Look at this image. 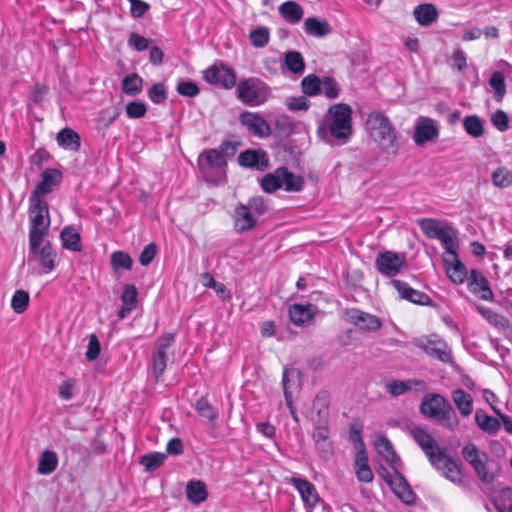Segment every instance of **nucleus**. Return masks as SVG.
<instances>
[{
	"mask_svg": "<svg viewBox=\"0 0 512 512\" xmlns=\"http://www.w3.org/2000/svg\"><path fill=\"white\" fill-rule=\"evenodd\" d=\"M29 219L30 230L29 240L33 243L37 240H44L50 227V215L48 204L36 195L29 197Z\"/></svg>",
	"mask_w": 512,
	"mask_h": 512,
	"instance_id": "20e7f679",
	"label": "nucleus"
},
{
	"mask_svg": "<svg viewBox=\"0 0 512 512\" xmlns=\"http://www.w3.org/2000/svg\"><path fill=\"white\" fill-rule=\"evenodd\" d=\"M238 161L241 166L255 168L260 171L268 167L266 153L262 150H246L240 153Z\"/></svg>",
	"mask_w": 512,
	"mask_h": 512,
	"instance_id": "4be33fe9",
	"label": "nucleus"
},
{
	"mask_svg": "<svg viewBox=\"0 0 512 512\" xmlns=\"http://www.w3.org/2000/svg\"><path fill=\"white\" fill-rule=\"evenodd\" d=\"M240 122L258 137L265 138L271 134L270 125L257 113L243 112L240 115Z\"/></svg>",
	"mask_w": 512,
	"mask_h": 512,
	"instance_id": "f3484780",
	"label": "nucleus"
},
{
	"mask_svg": "<svg viewBox=\"0 0 512 512\" xmlns=\"http://www.w3.org/2000/svg\"><path fill=\"white\" fill-rule=\"evenodd\" d=\"M234 229L238 233L252 230L257 224V217L244 205L239 204L233 214Z\"/></svg>",
	"mask_w": 512,
	"mask_h": 512,
	"instance_id": "6ab92c4d",
	"label": "nucleus"
},
{
	"mask_svg": "<svg viewBox=\"0 0 512 512\" xmlns=\"http://www.w3.org/2000/svg\"><path fill=\"white\" fill-rule=\"evenodd\" d=\"M195 408L200 416L209 421H214L218 416L215 408L205 398L198 399Z\"/></svg>",
	"mask_w": 512,
	"mask_h": 512,
	"instance_id": "13d9d810",
	"label": "nucleus"
},
{
	"mask_svg": "<svg viewBox=\"0 0 512 512\" xmlns=\"http://www.w3.org/2000/svg\"><path fill=\"white\" fill-rule=\"evenodd\" d=\"M492 183L498 188H507L512 184V172L504 166L492 172Z\"/></svg>",
	"mask_w": 512,
	"mask_h": 512,
	"instance_id": "603ef678",
	"label": "nucleus"
},
{
	"mask_svg": "<svg viewBox=\"0 0 512 512\" xmlns=\"http://www.w3.org/2000/svg\"><path fill=\"white\" fill-rule=\"evenodd\" d=\"M467 280L468 287L473 294L478 295L482 300L489 301L493 299V291L489 286L487 278L481 272L472 269Z\"/></svg>",
	"mask_w": 512,
	"mask_h": 512,
	"instance_id": "a211bd4d",
	"label": "nucleus"
},
{
	"mask_svg": "<svg viewBox=\"0 0 512 512\" xmlns=\"http://www.w3.org/2000/svg\"><path fill=\"white\" fill-rule=\"evenodd\" d=\"M345 319L348 323L357 326L360 330L369 332L379 330L382 325L381 320L377 316L356 308L347 309L345 311Z\"/></svg>",
	"mask_w": 512,
	"mask_h": 512,
	"instance_id": "f8f14e48",
	"label": "nucleus"
},
{
	"mask_svg": "<svg viewBox=\"0 0 512 512\" xmlns=\"http://www.w3.org/2000/svg\"><path fill=\"white\" fill-rule=\"evenodd\" d=\"M166 455L164 453H150L141 457L140 464H142L147 471L152 472L159 468L165 461Z\"/></svg>",
	"mask_w": 512,
	"mask_h": 512,
	"instance_id": "5fc2aeb1",
	"label": "nucleus"
},
{
	"mask_svg": "<svg viewBox=\"0 0 512 512\" xmlns=\"http://www.w3.org/2000/svg\"><path fill=\"white\" fill-rule=\"evenodd\" d=\"M29 294L25 290H17L11 299V307L14 312L20 314L23 313L29 304Z\"/></svg>",
	"mask_w": 512,
	"mask_h": 512,
	"instance_id": "4d7b16f0",
	"label": "nucleus"
},
{
	"mask_svg": "<svg viewBox=\"0 0 512 512\" xmlns=\"http://www.w3.org/2000/svg\"><path fill=\"white\" fill-rule=\"evenodd\" d=\"M420 228L422 232L428 238L437 239L440 234L446 229L447 224L442 223L436 219L424 218L419 221Z\"/></svg>",
	"mask_w": 512,
	"mask_h": 512,
	"instance_id": "c03bdc74",
	"label": "nucleus"
},
{
	"mask_svg": "<svg viewBox=\"0 0 512 512\" xmlns=\"http://www.w3.org/2000/svg\"><path fill=\"white\" fill-rule=\"evenodd\" d=\"M204 79L210 84H221L225 89H230L236 84L235 71L223 64L209 67L204 72Z\"/></svg>",
	"mask_w": 512,
	"mask_h": 512,
	"instance_id": "ddd939ff",
	"label": "nucleus"
},
{
	"mask_svg": "<svg viewBox=\"0 0 512 512\" xmlns=\"http://www.w3.org/2000/svg\"><path fill=\"white\" fill-rule=\"evenodd\" d=\"M321 81L315 74H309L301 81V87L304 95L313 97L322 92Z\"/></svg>",
	"mask_w": 512,
	"mask_h": 512,
	"instance_id": "de8ad7c7",
	"label": "nucleus"
},
{
	"mask_svg": "<svg viewBox=\"0 0 512 512\" xmlns=\"http://www.w3.org/2000/svg\"><path fill=\"white\" fill-rule=\"evenodd\" d=\"M147 108L143 102L133 101L127 104L126 114L131 119L141 118L146 114Z\"/></svg>",
	"mask_w": 512,
	"mask_h": 512,
	"instance_id": "69168bd1",
	"label": "nucleus"
},
{
	"mask_svg": "<svg viewBox=\"0 0 512 512\" xmlns=\"http://www.w3.org/2000/svg\"><path fill=\"white\" fill-rule=\"evenodd\" d=\"M377 452L386 460L387 463H393L394 466L401 467L400 458L395 453L391 442L385 436H379L375 441Z\"/></svg>",
	"mask_w": 512,
	"mask_h": 512,
	"instance_id": "7c9ffc66",
	"label": "nucleus"
},
{
	"mask_svg": "<svg viewBox=\"0 0 512 512\" xmlns=\"http://www.w3.org/2000/svg\"><path fill=\"white\" fill-rule=\"evenodd\" d=\"M304 29L307 34L315 37H323L331 32L327 21H321L315 17H309L304 21Z\"/></svg>",
	"mask_w": 512,
	"mask_h": 512,
	"instance_id": "ea45409f",
	"label": "nucleus"
},
{
	"mask_svg": "<svg viewBox=\"0 0 512 512\" xmlns=\"http://www.w3.org/2000/svg\"><path fill=\"white\" fill-rule=\"evenodd\" d=\"M175 341L174 334L165 333L161 337H159L155 344L154 352H161L168 354L170 353V349Z\"/></svg>",
	"mask_w": 512,
	"mask_h": 512,
	"instance_id": "680f3d73",
	"label": "nucleus"
},
{
	"mask_svg": "<svg viewBox=\"0 0 512 512\" xmlns=\"http://www.w3.org/2000/svg\"><path fill=\"white\" fill-rule=\"evenodd\" d=\"M391 284L398 291V293L403 299L421 305H426L430 301L428 295H426L423 292L414 290L406 282L395 279L391 281Z\"/></svg>",
	"mask_w": 512,
	"mask_h": 512,
	"instance_id": "b1692460",
	"label": "nucleus"
},
{
	"mask_svg": "<svg viewBox=\"0 0 512 512\" xmlns=\"http://www.w3.org/2000/svg\"><path fill=\"white\" fill-rule=\"evenodd\" d=\"M143 80L136 74L127 75L122 81V90L125 94L136 96L142 91Z\"/></svg>",
	"mask_w": 512,
	"mask_h": 512,
	"instance_id": "49530a36",
	"label": "nucleus"
},
{
	"mask_svg": "<svg viewBox=\"0 0 512 512\" xmlns=\"http://www.w3.org/2000/svg\"><path fill=\"white\" fill-rule=\"evenodd\" d=\"M285 66L294 74H302L305 69L304 59L300 52L288 51L284 58Z\"/></svg>",
	"mask_w": 512,
	"mask_h": 512,
	"instance_id": "a18cd8bd",
	"label": "nucleus"
},
{
	"mask_svg": "<svg viewBox=\"0 0 512 512\" xmlns=\"http://www.w3.org/2000/svg\"><path fill=\"white\" fill-rule=\"evenodd\" d=\"M148 96L150 100L156 104L164 102L167 98L164 84L157 83L152 85V87L148 91Z\"/></svg>",
	"mask_w": 512,
	"mask_h": 512,
	"instance_id": "338daca9",
	"label": "nucleus"
},
{
	"mask_svg": "<svg viewBox=\"0 0 512 512\" xmlns=\"http://www.w3.org/2000/svg\"><path fill=\"white\" fill-rule=\"evenodd\" d=\"M282 386L285 399H293V395L301 388V373L296 368H285L282 375Z\"/></svg>",
	"mask_w": 512,
	"mask_h": 512,
	"instance_id": "412c9836",
	"label": "nucleus"
},
{
	"mask_svg": "<svg viewBox=\"0 0 512 512\" xmlns=\"http://www.w3.org/2000/svg\"><path fill=\"white\" fill-rule=\"evenodd\" d=\"M416 346L422 349L427 355L443 363H449L452 360V351L448 344L441 338L433 336L426 339H419Z\"/></svg>",
	"mask_w": 512,
	"mask_h": 512,
	"instance_id": "1a4fd4ad",
	"label": "nucleus"
},
{
	"mask_svg": "<svg viewBox=\"0 0 512 512\" xmlns=\"http://www.w3.org/2000/svg\"><path fill=\"white\" fill-rule=\"evenodd\" d=\"M475 421L478 427L488 434H496L501 426L498 419L489 416L483 410L476 411Z\"/></svg>",
	"mask_w": 512,
	"mask_h": 512,
	"instance_id": "a19ab883",
	"label": "nucleus"
},
{
	"mask_svg": "<svg viewBox=\"0 0 512 512\" xmlns=\"http://www.w3.org/2000/svg\"><path fill=\"white\" fill-rule=\"evenodd\" d=\"M187 499L193 504H200L207 499L206 485L200 480L189 481L186 486Z\"/></svg>",
	"mask_w": 512,
	"mask_h": 512,
	"instance_id": "72a5a7b5",
	"label": "nucleus"
},
{
	"mask_svg": "<svg viewBox=\"0 0 512 512\" xmlns=\"http://www.w3.org/2000/svg\"><path fill=\"white\" fill-rule=\"evenodd\" d=\"M489 85L494 90V97L497 102H501L506 94L505 78L502 72L495 71L489 79Z\"/></svg>",
	"mask_w": 512,
	"mask_h": 512,
	"instance_id": "09e8293b",
	"label": "nucleus"
},
{
	"mask_svg": "<svg viewBox=\"0 0 512 512\" xmlns=\"http://www.w3.org/2000/svg\"><path fill=\"white\" fill-rule=\"evenodd\" d=\"M59 146L71 151H78L81 145V139L78 133L71 128L62 129L56 137Z\"/></svg>",
	"mask_w": 512,
	"mask_h": 512,
	"instance_id": "2f4dec72",
	"label": "nucleus"
},
{
	"mask_svg": "<svg viewBox=\"0 0 512 512\" xmlns=\"http://www.w3.org/2000/svg\"><path fill=\"white\" fill-rule=\"evenodd\" d=\"M313 440L319 456L330 459L334 454L333 444L330 440V431L327 425H315Z\"/></svg>",
	"mask_w": 512,
	"mask_h": 512,
	"instance_id": "dca6fc26",
	"label": "nucleus"
},
{
	"mask_svg": "<svg viewBox=\"0 0 512 512\" xmlns=\"http://www.w3.org/2000/svg\"><path fill=\"white\" fill-rule=\"evenodd\" d=\"M443 260L446 274L454 283L461 284L468 279L467 269L458 255H455V260H452V257H444Z\"/></svg>",
	"mask_w": 512,
	"mask_h": 512,
	"instance_id": "a878e982",
	"label": "nucleus"
},
{
	"mask_svg": "<svg viewBox=\"0 0 512 512\" xmlns=\"http://www.w3.org/2000/svg\"><path fill=\"white\" fill-rule=\"evenodd\" d=\"M328 124L320 125L318 136L329 142L328 134L335 139L346 142L352 135V108L346 103L332 105L327 112Z\"/></svg>",
	"mask_w": 512,
	"mask_h": 512,
	"instance_id": "f257e3e1",
	"label": "nucleus"
},
{
	"mask_svg": "<svg viewBox=\"0 0 512 512\" xmlns=\"http://www.w3.org/2000/svg\"><path fill=\"white\" fill-rule=\"evenodd\" d=\"M225 159L217 149L203 152L199 157V167L207 181H214L216 176L224 173Z\"/></svg>",
	"mask_w": 512,
	"mask_h": 512,
	"instance_id": "6e6552de",
	"label": "nucleus"
},
{
	"mask_svg": "<svg viewBox=\"0 0 512 512\" xmlns=\"http://www.w3.org/2000/svg\"><path fill=\"white\" fill-rule=\"evenodd\" d=\"M60 238L64 248L74 252L81 251V237L74 227H65L60 234Z\"/></svg>",
	"mask_w": 512,
	"mask_h": 512,
	"instance_id": "58836bf2",
	"label": "nucleus"
},
{
	"mask_svg": "<svg viewBox=\"0 0 512 512\" xmlns=\"http://www.w3.org/2000/svg\"><path fill=\"white\" fill-rule=\"evenodd\" d=\"M280 15L289 23L296 24L303 17L302 7L294 1H286L279 7Z\"/></svg>",
	"mask_w": 512,
	"mask_h": 512,
	"instance_id": "4c0bfd02",
	"label": "nucleus"
},
{
	"mask_svg": "<svg viewBox=\"0 0 512 512\" xmlns=\"http://www.w3.org/2000/svg\"><path fill=\"white\" fill-rule=\"evenodd\" d=\"M177 92L185 97H195L199 94V88L193 81H180L176 86Z\"/></svg>",
	"mask_w": 512,
	"mask_h": 512,
	"instance_id": "e2e57ef3",
	"label": "nucleus"
},
{
	"mask_svg": "<svg viewBox=\"0 0 512 512\" xmlns=\"http://www.w3.org/2000/svg\"><path fill=\"white\" fill-rule=\"evenodd\" d=\"M462 456L463 458L472 466L475 467L478 462L481 461L483 456L482 451H480L475 444L467 443L462 448Z\"/></svg>",
	"mask_w": 512,
	"mask_h": 512,
	"instance_id": "6e6d98bb",
	"label": "nucleus"
},
{
	"mask_svg": "<svg viewBox=\"0 0 512 512\" xmlns=\"http://www.w3.org/2000/svg\"><path fill=\"white\" fill-rule=\"evenodd\" d=\"M366 125L370 136L383 152L397 154L399 149L397 131L384 113L371 112L367 117Z\"/></svg>",
	"mask_w": 512,
	"mask_h": 512,
	"instance_id": "f03ea898",
	"label": "nucleus"
},
{
	"mask_svg": "<svg viewBox=\"0 0 512 512\" xmlns=\"http://www.w3.org/2000/svg\"><path fill=\"white\" fill-rule=\"evenodd\" d=\"M355 473L360 482L369 483L373 480V472L368 466L366 451H358L355 457Z\"/></svg>",
	"mask_w": 512,
	"mask_h": 512,
	"instance_id": "473e14b6",
	"label": "nucleus"
},
{
	"mask_svg": "<svg viewBox=\"0 0 512 512\" xmlns=\"http://www.w3.org/2000/svg\"><path fill=\"white\" fill-rule=\"evenodd\" d=\"M168 359H169L168 354L161 353V352H153V355H152L153 373L157 380L164 373L166 366H167Z\"/></svg>",
	"mask_w": 512,
	"mask_h": 512,
	"instance_id": "bf43d9fd",
	"label": "nucleus"
},
{
	"mask_svg": "<svg viewBox=\"0 0 512 512\" xmlns=\"http://www.w3.org/2000/svg\"><path fill=\"white\" fill-rule=\"evenodd\" d=\"M492 124L501 132L509 129V118L505 111L497 110L491 116Z\"/></svg>",
	"mask_w": 512,
	"mask_h": 512,
	"instance_id": "0e129e2a",
	"label": "nucleus"
},
{
	"mask_svg": "<svg viewBox=\"0 0 512 512\" xmlns=\"http://www.w3.org/2000/svg\"><path fill=\"white\" fill-rule=\"evenodd\" d=\"M413 387H418L421 390L426 389V383L423 380L417 379H408L406 381L403 380H393L385 385L386 391L392 397H398L400 395L405 394L410 391Z\"/></svg>",
	"mask_w": 512,
	"mask_h": 512,
	"instance_id": "393cba45",
	"label": "nucleus"
},
{
	"mask_svg": "<svg viewBox=\"0 0 512 512\" xmlns=\"http://www.w3.org/2000/svg\"><path fill=\"white\" fill-rule=\"evenodd\" d=\"M410 435L428 457L430 463H435L440 457H442V455L439 454L442 449L439 448L437 442L432 438L427 430L420 426H415L410 430Z\"/></svg>",
	"mask_w": 512,
	"mask_h": 512,
	"instance_id": "9b49d317",
	"label": "nucleus"
},
{
	"mask_svg": "<svg viewBox=\"0 0 512 512\" xmlns=\"http://www.w3.org/2000/svg\"><path fill=\"white\" fill-rule=\"evenodd\" d=\"M437 239L441 241V244L446 251L447 255L445 257H452V260H455V255H457L455 248L457 239L456 231L448 225Z\"/></svg>",
	"mask_w": 512,
	"mask_h": 512,
	"instance_id": "37998d69",
	"label": "nucleus"
},
{
	"mask_svg": "<svg viewBox=\"0 0 512 512\" xmlns=\"http://www.w3.org/2000/svg\"><path fill=\"white\" fill-rule=\"evenodd\" d=\"M481 461L477 463L473 469L477 476L485 483H491L494 481L497 473V463L489 458L487 453H483Z\"/></svg>",
	"mask_w": 512,
	"mask_h": 512,
	"instance_id": "c85d7f7f",
	"label": "nucleus"
},
{
	"mask_svg": "<svg viewBox=\"0 0 512 512\" xmlns=\"http://www.w3.org/2000/svg\"><path fill=\"white\" fill-rule=\"evenodd\" d=\"M312 420L314 425H327L329 415V396L326 393L318 394L313 401Z\"/></svg>",
	"mask_w": 512,
	"mask_h": 512,
	"instance_id": "cd10ccee",
	"label": "nucleus"
},
{
	"mask_svg": "<svg viewBox=\"0 0 512 512\" xmlns=\"http://www.w3.org/2000/svg\"><path fill=\"white\" fill-rule=\"evenodd\" d=\"M478 312L493 326L497 329L506 331L510 328L509 320L501 314H498L490 308L478 306Z\"/></svg>",
	"mask_w": 512,
	"mask_h": 512,
	"instance_id": "79ce46f5",
	"label": "nucleus"
},
{
	"mask_svg": "<svg viewBox=\"0 0 512 512\" xmlns=\"http://www.w3.org/2000/svg\"><path fill=\"white\" fill-rule=\"evenodd\" d=\"M58 466V456L56 452L45 450L41 453L37 472L41 475H49L56 470Z\"/></svg>",
	"mask_w": 512,
	"mask_h": 512,
	"instance_id": "e433bc0d",
	"label": "nucleus"
},
{
	"mask_svg": "<svg viewBox=\"0 0 512 512\" xmlns=\"http://www.w3.org/2000/svg\"><path fill=\"white\" fill-rule=\"evenodd\" d=\"M405 264V255L393 251L379 253L375 261L377 270L387 277L397 275Z\"/></svg>",
	"mask_w": 512,
	"mask_h": 512,
	"instance_id": "9d476101",
	"label": "nucleus"
},
{
	"mask_svg": "<svg viewBox=\"0 0 512 512\" xmlns=\"http://www.w3.org/2000/svg\"><path fill=\"white\" fill-rule=\"evenodd\" d=\"M57 253L53 250L49 242L37 240L33 243L29 240V260L37 261L44 273H49L56 267Z\"/></svg>",
	"mask_w": 512,
	"mask_h": 512,
	"instance_id": "0eeeda50",
	"label": "nucleus"
},
{
	"mask_svg": "<svg viewBox=\"0 0 512 512\" xmlns=\"http://www.w3.org/2000/svg\"><path fill=\"white\" fill-rule=\"evenodd\" d=\"M439 454H441L442 457L435 463H431V465L442 471V474L453 483H460L461 471L457 462L446 455L443 450Z\"/></svg>",
	"mask_w": 512,
	"mask_h": 512,
	"instance_id": "aec40b11",
	"label": "nucleus"
},
{
	"mask_svg": "<svg viewBox=\"0 0 512 512\" xmlns=\"http://www.w3.org/2000/svg\"><path fill=\"white\" fill-rule=\"evenodd\" d=\"M249 40L253 47L263 48L269 43L270 30L264 26L253 29L249 33Z\"/></svg>",
	"mask_w": 512,
	"mask_h": 512,
	"instance_id": "8fccbe9b",
	"label": "nucleus"
},
{
	"mask_svg": "<svg viewBox=\"0 0 512 512\" xmlns=\"http://www.w3.org/2000/svg\"><path fill=\"white\" fill-rule=\"evenodd\" d=\"M110 263L115 272L119 269L130 270L133 260L130 255L123 251H115L110 256Z\"/></svg>",
	"mask_w": 512,
	"mask_h": 512,
	"instance_id": "3c124183",
	"label": "nucleus"
},
{
	"mask_svg": "<svg viewBox=\"0 0 512 512\" xmlns=\"http://www.w3.org/2000/svg\"><path fill=\"white\" fill-rule=\"evenodd\" d=\"M463 126L467 134L472 137H480L484 134V126L481 119L476 115H470L464 118Z\"/></svg>",
	"mask_w": 512,
	"mask_h": 512,
	"instance_id": "864d4df0",
	"label": "nucleus"
},
{
	"mask_svg": "<svg viewBox=\"0 0 512 512\" xmlns=\"http://www.w3.org/2000/svg\"><path fill=\"white\" fill-rule=\"evenodd\" d=\"M413 14L417 22L422 26H429L438 17L437 9L433 4H421L415 7Z\"/></svg>",
	"mask_w": 512,
	"mask_h": 512,
	"instance_id": "f704fd0d",
	"label": "nucleus"
},
{
	"mask_svg": "<svg viewBox=\"0 0 512 512\" xmlns=\"http://www.w3.org/2000/svg\"><path fill=\"white\" fill-rule=\"evenodd\" d=\"M137 289L132 284H127L124 286L123 293L121 295V300L123 304L130 305L132 307H136L137 303Z\"/></svg>",
	"mask_w": 512,
	"mask_h": 512,
	"instance_id": "774afa93",
	"label": "nucleus"
},
{
	"mask_svg": "<svg viewBox=\"0 0 512 512\" xmlns=\"http://www.w3.org/2000/svg\"><path fill=\"white\" fill-rule=\"evenodd\" d=\"M321 89L324 95L329 99H335L339 96L340 87L332 77H324L321 81Z\"/></svg>",
	"mask_w": 512,
	"mask_h": 512,
	"instance_id": "052dcab7",
	"label": "nucleus"
},
{
	"mask_svg": "<svg viewBox=\"0 0 512 512\" xmlns=\"http://www.w3.org/2000/svg\"><path fill=\"white\" fill-rule=\"evenodd\" d=\"M316 311V307L312 304L302 305L294 304L289 309L291 321L295 325H304L312 319Z\"/></svg>",
	"mask_w": 512,
	"mask_h": 512,
	"instance_id": "c756f323",
	"label": "nucleus"
},
{
	"mask_svg": "<svg viewBox=\"0 0 512 512\" xmlns=\"http://www.w3.org/2000/svg\"><path fill=\"white\" fill-rule=\"evenodd\" d=\"M261 187L267 193H273L282 187L289 192H298L303 187V179L294 175L286 167H280L263 177Z\"/></svg>",
	"mask_w": 512,
	"mask_h": 512,
	"instance_id": "423d86ee",
	"label": "nucleus"
},
{
	"mask_svg": "<svg viewBox=\"0 0 512 512\" xmlns=\"http://www.w3.org/2000/svg\"><path fill=\"white\" fill-rule=\"evenodd\" d=\"M452 400L463 417H468L473 411V399L463 389L452 392Z\"/></svg>",
	"mask_w": 512,
	"mask_h": 512,
	"instance_id": "c9c22d12",
	"label": "nucleus"
},
{
	"mask_svg": "<svg viewBox=\"0 0 512 512\" xmlns=\"http://www.w3.org/2000/svg\"><path fill=\"white\" fill-rule=\"evenodd\" d=\"M236 94L243 104L255 107L267 101L270 95V88L259 78L251 77L239 81L236 87Z\"/></svg>",
	"mask_w": 512,
	"mask_h": 512,
	"instance_id": "39448f33",
	"label": "nucleus"
},
{
	"mask_svg": "<svg viewBox=\"0 0 512 512\" xmlns=\"http://www.w3.org/2000/svg\"><path fill=\"white\" fill-rule=\"evenodd\" d=\"M420 412L427 418L438 420L444 427L454 431L459 419L452 405L440 394H427L421 401Z\"/></svg>",
	"mask_w": 512,
	"mask_h": 512,
	"instance_id": "7ed1b4c3",
	"label": "nucleus"
},
{
	"mask_svg": "<svg viewBox=\"0 0 512 512\" xmlns=\"http://www.w3.org/2000/svg\"><path fill=\"white\" fill-rule=\"evenodd\" d=\"M291 483L298 490L302 500L310 507H313L319 501L318 493L312 483L305 479L293 477Z\"/></svg>",
	"mask_w": 512,
	"mask_h": 512,
	"instance_id": "bb28decb",
	"label": "nucleus"
},
{
	"mask_svg": "<svg viewBox=\"0 0 512 512\" xmlns=\"http://www.w3.org/2000/svg\"><path fill=\"white\" fill-rule=\"evenodd\" d=\"M399 468L398 466H394L393 474L385 476V481L398 498L406 504H411L415 500V494L404 476L399 472Z\"/></svg>",
	"mask_w": 512,
	"mask_h": 512,
	"instance_id": "4468645a",
	"label": "nucleus"
},
{
	"mask_svg": "<svg viewBox=\"0 0 512 512\" xmlns=\"http://www.w3.org/2000/svg\"><path fill=\"white\" fill-rule=\"evenodd\" d=\"M61 178L62 175L58 170L46 169L42 173V180L36 185L31 195H36V198H41V195L50 193L53 187L60 183Z\"/></svg>",
	"mask_w": 512,
	"mask_h": 512,
	"instance_id": "5701e85b",
	"label": "nucleus"
},
{
	"mask_svg": "<svg viewBox=\"0 0 512 512\" xmlns=\"http://www.w3.org/2000/svg\"><path fill=\"white\" fill-rule=\"evenodd\" d=\"M439 136V129L431 118L422 117L415 126L413 140L417 146H422L429 141H434Z\"/></svg>",
	"mask_w": 512,
	"mask_h": 512,
	"instance_id": "2eb2a0df",
	"label": "nucleus"
}]
</instances>
